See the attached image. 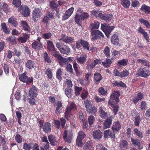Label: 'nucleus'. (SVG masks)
I'll use <instances>...</instances> for the list:
<instances>
[{"instance_id":"f257e3e1","label":"nucleus","mask_w":150,"mask_h":150,"mask_svg":"<svg viewBox=\"0 0 150 150\" xmlns=\"http://www.w3.org/2000/svg\"><path fill=\"white\" fill-rule=\"evenodd\" d=\"M76 47L79 49L82 46L84 50H89L90 49V44L87 41L84 40L82 39L79 40L76 44Z\"/></svg>"},{"instance_id":"f03ea898","label":"nucleus","mask_w":150,"mask_h":150,"mask_svg":"<svg viewBox=\"0 0 150 150\" xmlns=\"http://www.w3.org/2000/svg\"><path fill=\"white\" fill-rule=\"evenodd\" d=\"M56 46L62 54L66 55H68L69 54L70 49L69 46L64 44L61 45L59 42H57Z\"/></svg>"},{"instance_id":"7ed1b4c3","label":"nucleus","mask_w":150,"mask_h":150,"mask_svg":"<svg viewBox=\"0 0 150 150\" xmlns=\"http://www.w3.org/2000/svg\"><path fill=\"white\" fill-rule=\"evenodd\" d=\"M115 28L114 26H110L106 23H103L101 24V29L104 32L108 38H109L110 34L112 31Z\"/></svg>"},{"instance_id":"20e7f679","label":"nucleus","mask_w":150,"mask_h":150,"mask_svg":"<svg viewBox=\"0 0 150 150\" xmlns=\"http://www.w3.org/2000/svg\"><path fill=\"white\" fill-rule=\"evenodd\" d=\"M19 79L20 81L26 83L27 85H30L33 82V78L32 77H28L25 72L19 74Z\"/></svg>"},{"instance_id":"39448f33","label":"nucleus","mask_w":150,"mask_h":150,"mask_svg":"<svg viewBox=\"0 0 150 150\" xmlns=\"http://www.w3.org/2000/svg\"><path fill=\"white\" fill-rule=\"evenodd\" d=\"M18 11L24 17H27L29 16L30 11L26 5L22 4L18 8Z\"/></svg>"},{"instance_id":"423d86ee","label":"nucleus","mask_w":150,"mask_h":150,"mask_svg":"<svg viewBox=\"0 0 150 150\" xmlns=\"http://www.w3.org/2000/svg\"><path fill=\"white\" fill-rule=\"evenodd\" d=\"M137 75L140 76L147 78L150 75V71L146 67L140 68L138 69Z\"/></svg>"},{"instance_id":"0eeeda50","label":"nucleus","mask_w":150,"mask_h":150,"mask_svg":"<svg viewBox=\"0 0 150 150\" xmlns=\"http://www.w3.org/2000/svg\"><path fill=\"white\" fill-rule=\"evenodd\" d=\"M42 15V10L39 8H35L32 12V17L33 21L36 22Z\"/></svg>"},{"instance_id":"6e6552de","label":"nucleus","mask_w":150,"mask_h":150,"mask_svg":"<svg viewBox=\"0 0 150 150\" xmlns=\"http://www.w3.org/2000/svg\"><path fill=\"white\" fill-rule=\"evenodd\" d=\"M91 35L93 36L91 38V40H95L101 37L103 38L104 37V35L103 33L98 30H94L91 31Z\"/></svg>"},{"instance_id":"1a4fd4ad","label":"nucleus","mask_w":150,"mask_h":150,"mask_svg":"<svg viewBox=\"0 0 150 150\" xmlns=\"http://www.w3.org/2000/svg\"><path fill=\"white\" fill-rule=\"evenodd\" d=\"M63 136L65 141L70 143L72 139V133L70 130H65L63 133Z\"/></svg>"},{"instance_id":"9d476101","label":"nucleus","mask_w":150,"mask_h":150,"mask_svg":"<svg viewBox=\"0 0 150 150\" xmlns=\"http://www.w3.org/2000/svg\"><path fill=\"white\" fill-rule=\"evenodd\" d=\"M31 46L33 49L38 51L42 50L43 47L42 44L40 42V40H39L38 41H36L33 42L31 44Z\"/></svg>"},{"instance_id":"9b49d317","label":"nucleus","mask_w":150,"mask_h":150,"mask_svg":"<svg viewBox=\"0 0 150 150\" xmlns=\"http://www.w3.org/2000/svg\"><path fill=\"white\" fill-rule=\"evenodd\" d=\"M120 94H111L110 96V99L109 100L108 104L111 106L113 105V102H118L119 101V96Z\"/></svg>"},{"instance_id":"f8f14e48","label":"nucleus","mask_w":150,"mask_h":150,"mask_svg":"<svg viewBox=\"0 0 150 150\" xmlns=\"http://www.w3.org/2000/svg\"><path fill=\"white\" fill-rule=\"evenodd\" d=\"M117 132L115 131H114L110 129H108L105 131L104 132V137L105 138H107L109 137L115 138V133Z\"/></svg>"},{"instance_id":"ddd939ff","label":"nucleus","mask_w":150,"mask_h":150,"mask_svg":"<svg viewBox=\"0 0 150 150\" xmlns=\"http://www.w3.org/2000/svg\"><path fill=\"white\" fill-rule=\"evenodd\" d=\"M23 98L24 100H26V97L29 96V102L30 105H33L35 104V100L34 99L35 98V94H28L27 96V94H25V95H23Z\"/></svg>"},{"instance_id":"4468645a","label":"nucleus","mask_w":150,"mask_h":150,"mask_svg":"<svg viewBox=\"0 0 150 150\" xmlns=\"http://www.w3.org/2000/svg\"><path fill=\"white\" fill-rule=\"evenodd\" d=\"M92 135L95 139L98 140L100 139L103 137V133L99 129L93 131Z\"/></svg>"},{"instance_id":"2eb2a0df","label":"nucleus","mask_w":150,"mask_h":150,"mask_svg":"<svg viewBox=\"0 0 150 150\" xmlns=\"http://www.w3.org/2000/svg\"><path fill=\"white\" fill-rule=\"evenodd\" d=\"M113 117L112 116H110L105 120L104 122L103 129H105L110 127L112 123V119Z\"/></svg>"},{"instance_id":"dca6fc26","label":"nucleus","mask_w":150,"mask_h":150,"mask_svg":"<svg viewBox=\"0 0 150 150\" xmlns=\"http://www.w3.org/2000/svg\"><path fill=\"white\" fill-rule=\"evenodd\" d=\"M87 55L86 53L83 54V56L76 58L77 62L80 64L84 65L87 60Z\"/></svg>"},{"instance_id":"f3484780","label":"nucleus","mask_w":150,"mask_h":150,"mask_svg":"<svg viewBox=\"0 0 150 150\" xmlns=\"http://www.w3.org/2000/svg\"><path fill=\"white\" fill-rule=\"evenodd\" d=\"M138 30L139 33L141 34L143 36L146 41L148 42H149L150 39L147 33L145 32L144 30L141 27H140L138 28Z\"/></svg>"},{"instance_id":"a211bd4d","label":"nucleus","mask_w":150,"mask_h":150,"mask_svg":"<svg viewBox=\"0 0 150 150\" xmlns=\"http://www.w3.org/2000/svg\"><path fill=\"white\" fill-rule=\"evenodd\" d=\"M111 42L114 45L119 44V39L117 33H116L113 35L111 38Z\"/></svg>"},{"instance_id":"6ab92c4d","label":"nucleus","mask_w":150,"mask_h":150,"mask_svg":"<svg viewBox=\"0 0 150 150\" xmlns=\"http://www.w3.org/2000/svg\"><path fill=\"white\" fill-rule=\"evenodd\" d=\"M60 40H62L66 43H72L74 42V40L72 38L68 36H66L65 34L62 35Z\"/></svg>"},{"instance_id":"aec40b11","label":"nucleus","mask_w":150,"mask_h":150,"mask_svg":"<svg viewBox=\"0 0 150 150\" xmlns=\"http://www.w3.org/2000/svg\"><path fill=\"white\" fill-rule=\"evenodd\" d=\"M29 38L30 35L26 33H23V36L19 37L18 39V40L21 43H25Z\"/></svg>"},{"instance_id":"412c9836","label":"nucleus","mask_w":150,"mask_h":150,"mask_svg":"<svg viewBox=\"0 0 150 150\" xmlns=\"http://www.w3.org/2000/svg\"><path fill=\"white\" fill-rule=\"evenodd\" d=\"M35 64V62L32 60H28L25 63V67L29 69H31L34 68Z\"/></svg>"},{"instance_id":"4be33fe9","label":"nucleus","mask_w":150,"mask_h":150,"mask_svg":"<svg viewBox=\"0 0 150 150\" xmlns=\"http://www.w3.org/2000/svg\"><path fill=\"white\" fill-rule=\"evenodd\" d=\"M101 16L100 18L105 21L106 22H108L111 21L113 17V15L111 13L103 14L102 13L101 14Z\"/></svg>"},{"instance_id":"5701e85b","label":"nucleus","mask_w":150,"mask_h":150,"mask_svg":"<svg viewBox=\"0 0 150 150\" xmlns=\"http://www.w3.org/2000/svg\"><path fill=\"white\" fill-rule=\"evenodd\" d=\"M73 66L76 75L77 76H79L82 73V71L79 67V65L75 62L73 64Z\"/></svg>"},{"instance_id":"b1692460","label":"nucleus","mask_w":150,"mask_h":150,"mask_svg":"<svg viewBox=\"0 0 150 150\" xmlns=\"http://www.w3.org/2000/svg\"><path fill=\"white\" fill-rule=\"evenodd\" d=\"M43 56L44 62L48 63L51 62L50 55L46 52L45 51L43 53Z\"/></svg>"},{"instance_id":"393cba45","label":"nucleus","mask_w":150,"mask_h":150,"mask_svg":"<svg viewBox=\"0 0 150 150\" xmlns=\"http://www.w3.org/2000/svg\"><path fill=\"white\" fill-rule=\"evenodd\" d=\"M74 20L76 23L79 25H81L82 24V22L83 21L82 18V17L80 14L79 13H76L74 17Z\"/></svg>"},{"instance_id":"a878e982","label":"nucleus","mask_w":150,"mask_h":150,"mask_svg":"<svg viewBox=\"0 0 150 150\" xmlns=\"http://www.w3.org/2000/svg\"><path fill=\"white\" fill-rule=\"evenodd\" d=\"M102 78L101 74L99 73H96L94 75V82L96 84H99Z\"/></svg>"},{"instance_id":"bb28decb","label":"nucleus","mask_w":150,"mask_h":150,"mask_svg":"<svg viewBox=\"0 0 150 150\" xmlns=\"http://www.w3.org/2000/svg\"><path fill=\"white\" fill-rule=\"evenodd\" d=\"M51 125L50 123L48 122H45L44 125L42 127L44 132L45 133L50 132L51 130Z\"/></svg>"},{"instance_id":"cd10ccee","label":"nucleus","mask_w":150,"mask_h":150,"mask_svg":"<svg viewBox=\"0 0 150 150\" xmlns=\"http://www.w3.org/2000/svg\"><path fill=\"white\" fill-rule=\"evenodd\" d=\"M16 38L15 36L12 35L6 38V40L7 42H10L12 45H16L17 43Z\"/></svg>"},{"instance_id":"c85d7f7f","label":"nucleus","mask_w":150,"mask_h":150,"mask_svg":"<svg viewBox=\"0 0 150 150\" xmlns=\"http://www.w3.org/2000/svg\"><path fill=\"white\" fill-rule=\"evenodd\" d=\"M100 26V23L98 21H94L93 23H91L90 25L89 28L91 31L98 29Z\"/></svg>"},{"instance_id":"c756f323","label":"nucleus","mask_w":150,"mask_h":150,"mask_svg":"<svg viewBox=\"0 0 150 150\" xmlns=\"http://www.w3.org/2000/svg\"><path fill=\"white\" fill-rule=\"evenodd\" d=\"M86 68L87 70H91L95 67L94 63L93 62H91V60L87 61L86 63Z\"/></svg>"},{"instance_id":"7c9ffc66","label":"nucleus","mask_w":150,"mask_h":150,"mask_svg":"<svg viewBox=\"0 0 150 150\" xmlns=\"http://www.w3.org/2000/svg\"><path fill=\"white\" fill-rule=\"evenodd\" d=\"M92 144V142L91 140L88 141L86 142L85 145L83 146V149L85 150H90L91 149L93 146Z\"/></svg>"},{"instance_id":"2f4dec72","label":"nucleus","mask_w":150,"mask_h":150,"mask_svg":"<svg viewBox=\"0 0 150 150\" xmlns=\"http://www.w3.org/2000/svg\"><path fill=\"white\" fill-rule=\"evenodd\" d=\"M0 9H2L6 13L9 11V8L8 4L3 3H0Z\"/></svg>"},{"instance_id":"473e14b6","label":"nucleus","mask_w":150,"mask_h":150,"mask_svg":"<svg viewBox=\"0 0 150 150\" xmlns=\"http://www.w3.org/2000/svg\"><path fill=\"white\" fill-rule=\"evenodd\" d=\"M21 25L25 30L28 32L30 31V28L26 21H21Z\"/></svg>"},{"instance_id":"72a5a7b5","label":"nucleus","mask_w":150,"mask_h":150,"mask_svg":"<svg viewBox=\"0 0 150 150\" xmlns=\"http://www.w3.org/2000/svg\"><path fill=\"white\" fill-rule=\"evenodd\" d=\"M104 107L102 106L100 107L99 108V112L100 114V115L103 118H105L107 116V113L105 112L103 110Z\"/></svg>"},{"instance_id":"f704fd0d","label":"nucleus","mask_w":150,"mask_h":150,"mask_svg":"<svg viewBox=\"0 0 150 150\" xmlns=\"http://www.w3.org/2000/svg\"><path fill=\"white\" fill-rule=\"evenodd\" d=\"M112 84L113 86H116L118 87L123 88H125L127 86L126 85L121 81H120L118 82L115 81H114L112 83Z\"/></svg>"},{"instance_id":"c9c22d12","label":"nucleus","mask_w":150,"mask_h":150,"mask_svg":"<svg viewBox=\"0 0 150 150\" xmlns=\"http://www.w3.org/2000/svg\"><path fill=\"white\" fill-rule=\"evenodd\" d=\"M86 111L88 113L94 115L97 112V109L95 106L92 105L86 109Z\"/></svg>"},{"instance_id":"e433bc0d","label":"nucleus","mask_w":150,"mask_h":150,"mask_svg":"<svg viewBox=\"0 0 150 150\" xmlns=\"http://www.w3.org/2000/svg\"><path fill=\"white\" fill-rule=\"evenodd\" d=\"M121 128V125L120 122H116L113 123L112 128L114 131L118 132Z\"/></svg>"},{"instance_id":"4c0bfd02","label":"nucleus","mask_w":150,"mask_h":150,"mask_svg":"<svg viewBox=\"0 0 150 150\" xmlns=\"http://www.w3.org/2000/svg\"><path fill=\"white\" fill-rule=\"evenodd\" d=\"M1 26L4 33L7 34H9L10 33L9 29L7 27L5 23H1Z\"/></svg>"},{"instance_id":"58836bf2","label":"nucleus","mask_w":150,"mask_h":150,"mask_svg":"<svg viewBox=\"0 0 150 150\" xmlns=\"http://www.w3.org/2000/svg\"><path fill=\"white\" fill-rule=\"evenodd\" d=\"M59 64L62 66L65 65L68 63V59L67 58H63L62 56L58 59Z\"/></svg>"},{"instance_id":"ea45409f","label":"nucleus","mask_w":150,"mask_h":150,"mask_svg":"<svg viewBox=\"0 0 150 150\" xmlns=\"http://www.w3.org/2000/svg\"><path fill=\"white\" fill-rule=\"evenodd\" d=\"M137 61L138 63H141L143 65L147 67L148 68L150 67V62L146 59H138Z\"/></svg>"},{"instance_id":"a19ab883","label":"nucleus","mask_w":150,"mask_h":150,"mask_svg":"<svg viewBox=\"0 0 150 150\" xmlns=\"http://www.w3.org/2000/svg\"><path fill=\"white\" fill-rule=\"evenodd\" d=\"M112 63L111 59L108 58L105 59V62H102V64L103 66L105 68H108L109 67Z\"/></svg>"},{"instance_id":"79ce46f5","label":"nucleus","mask_w":150,"mask_h":150,"mask_svg":"<svg viewBox=\"0 0 150 150\" xmlns=\"http://www.w3.org/2000/svg\"><path fill=\"white\" fill-rule=\"evenodd\" d=\"M120 147L122 149L125 150L128 147V143L125 140L121 141L120 142Z\"/></svg>"},{"instance_id":"37998d69","label":"nucleus","mask_w":150,"mask_h":150,"mask_svg":"<svg viewBox=\"0 0 150 150\" xmlns=\"http://www.w3.org/2000/svg\"><path fill=\"white\" fill-rule=\"evenodd\" d=\"M8 22L14 27H16L18 25L16 19L13 17L9 18L8 20Z\"/></svg>"},{"instance_id":"c03bdc74","label":"nucleus","mask_w":150,"mask_h":150,"mask_svg":"<svg viewBox=\"0 0 150 150\" xmlns=\"http://www.w3.org/2000/svg\"><path fill=\"white\" fill-rule=\"evenodd\" d=\"M47 48L50 51H53L55 49L54 46L51 41H48L47 42Z\"/></svg>"},{"instance_id":"a18cd8bd","label":"nucleus","mask_w":150,"mask_h":150,"mask_svg":"<svg viewBox=\"0 0 150 150\" xmlns=\"http://www.w3.org/2000/svg\"><path fill=\"white\" fill-rule=\"evenodd\" d=\"M45 74L47 76L48 78L50 79H51L53 77V74L51 69L48 68L46 69L45 71Z\"/></svg>"},{"instance_id":"49530a36","label":"nucleus","mask_w":150,"mask_h":150,"mask_svg":"<svg viewBox=\"0 0 150 150\" xmlns=\"http://www.w3.org/2000/svg\"><path fill=\"white\" fill-rule=\"evenodd\" d=\"M121 4L125 8H129L130 2L129 0H121Z\"/></svg>"},{"instance_id":"de8ad7c7","label":"nucleus","mask_w":150,"mask_h":150,"mask_svg":"<svg viewBox=\"0 0 150 150\" xmlns=\"http://www.w3.org/2000/svg\"><path fill=\"white\" fill-rule=\"evenodd\" d=\"M48 139L51 144L54 146L57 144V141L55 139V138L53 135H50L48 136Z\"/></svg>"},{"instance_id":"09e8293b","label":"nucleus","mask_w":150,"mask_h":150,"mask_svg":"<svg viewBox=\"0 0 150 150\" xmlns=\"http://www.w3.org/2000/svg\"><path fill=\"white\" fill-rule=\"evenodd\" d=\"M141 10L146 13L149 14L150 13V7L145 4H144L142 5L141 8Z\"/></svg>"},{"instance_id":"8fccbe9b","label":"nucleus","mask_w":150,"mask_h":150,"mask_svg":"<svg viewBox=\"0 0 150 150\" xmlns=\"http://www.w3.org/2000/svg\"><path fill=\"white\" fill-rule=\"evenodd\" d=\"M139 21L142 24L145 25L146 28H150V24L147 20L143 18H140L139 19Z\"/></svg>"},{"instance_id":"3c124183","label":"nucleus","mask_w":150,"mask_h":150,"mask_svg":"<svg viewBox=\"0 0 150 150\" xmlns=\"http://www.w3.org/2000/svg\"><path fill=\"white\" fill-rule=\"evenodd\" d=\"M40 149L41 150H48L49 149V143H45L43 142L40 143Z\"/></svg>"},{"instance_id":"603ef678","label":"nucleus","mask_w":150,"mask_h":150,"mask_svg":"<svg viewBox=\"0 0 150 150\" xmlns=\"http://www.w3.org/2000/svg\"><path fill=\"white\" fill-rule=\"evenodd\" d=\"M101 14L102 13H100L98 11L93 10L91 12V15L93 17L95 16L97 18L99 17L100 18Z\"/></svg>"},{"instance_id":"864d4df0","label":"nucleus","mask_w":150,"mask_h":150,"mask_svg":"<svg viewBox=\"0 0 150 150\" xmlns=\"http://www.w3.org/2000/svg\"><path fill=\"white\" fill-rule=\"evenodd\" d=\"M128 63V60L127 59H123L122 60L118 61V64L120 66H127Z\"/></svg>"},{"instance_id":"5fc2aeb1","label":"nucleus","mask_w":150,"mask_h":150,"mask_svg":"<svg viewBox=\"0 0 150 150\" xmlns=\"http://www.w3.org/2000/svg\"><path fill=\"white\" fill-rule=\"evenodd\" d=\"M110 48L108 46H106L104 48L103 52L107 58L110 57Z\"/></svg>"},{"instance_id":"6e6d98bb","label":"nucleus","mask_w":150,"mask_h":150,"mask_svg":"<svg viewBox=\"0 0 150 150\" xmlns=\"http://www.w3.org/2000/svg\"><path fill=\"white\" fill-rule=\"evenodd\" d=\"M134 125L137 126H139L140 122L141 121V119L139 115H137L134 117Z\"/></svg>"},{"instance_id":"4d7b16f0","label":"nucleus","mask_w":150,"mask_h":150,"mask_svg":"<svg viewBox=\"0 0 150 150\" xmlns=\"http://www.w3.org/2000/svg\"><path fill=\"white\" fill-rule=\"evenodd\" d=\"M62 75V71L61 69H58L57 72L56 74V76L57 78L59 80H61L62 79L61 76Z\"/></svg>"},{"instance_id":"13d9d810","label":"nucleus","mask_w":150,"mask_h":150,"mask_svg":"<svg viewBox=\"0 0 150 150\" xmlns=\"http://www.w3.org/2000/svg\"><path fill=\"white\" fill-rule=\"evenodd\" d=\"M38 90V88L33 85L31 88L29 89V94H37Z\"/></svg>"},{"instance_id":"bf43d9fd","label":"nucleus","mask_w":150,"mask_h":150,"mask_svg":"<svg viewBox=\"0 0 150 150\" xmlns=\"http://www.w3.org/2000/svg\"><path fill=\"white\" fill-rule=\"evenodd\" d=\"M12 4L16 7L19 8L21 4V0H13Z\"/></svg>"},{"instance_id":"052dcab7","label":"nucleus","mask_w":150,"mask_h":150,"mask_svg":"<svg viewBox=\"0 0 150 150\" xmlns=\"http://www.w3.org/2000/svg\"><path fill=\"white\" fill-rule=\"evenodd\" d=\"M143 95L142 94H138L137 95L134 97L133 99V102L135 103L136 104L137 102L142 99L143 98Z\"/></svg>"},{"instance_id":"680f3d73","label":"nucleus","mask_w":150,"mask_h":150,"mask_svg":"<svg viewBox=\"0 0 150 150\" xmlns=\"http://www.w3.org/2000/svg\"><path fill=\"white\" fill-rule=\"evenodd\" d=\"M50 6L51 8L52 9L55 10H57L58 8L57 7L58 5L54 1H52L50 2Z\"/></svg>"},{"instance_id":"e2e57ef3","label":"nucleus","mask_w":150,"mask_h":150,"mask_svg":"<svg viewBox=\"0 0 150 150\" xmlns=\"http://www.w3.org/2000/svg\"><path fill=\"white\" fill-rule=\"evenodd\" d=\"M134 133L135 135L138 136L139 138H142L143 135L142 132L139 130L137 128H135L134 129Z\"/></svg>"},{"instance_id":"0e129e2a","label":"nucleus","mask_w":150,"mask_h":150,"mask_svg":"<svg viewBox=\"0 0 150 150\" xmlns=\"http://www.w3.org/2000/svg\"><path fill=\"white\" fill-rule=\"evenodd\" d=\"M129 74V72L127 70H123L121 72L120 77L121 78L126 77L128 76Z\"/></svg>"},{"instance_id":"69168bd1","label":"nucleus","mask_w":150,"mask_h":150,"mask_svg":"<svg viewBox=\"0 0 150 150\" xmlns=\"http://www.w3.org/2000/svg\"><path fill=\"white\" fill-rule=\"evenodd\" d=\"M23 138L20 135L17 134L15 137V139L18 143H21L22 141Z\"/></svg>"},{"instance_id":"338daca9","label":"nucleus","mask_w":150,"mask_h":150,"mask_svg":"<svg viewBox=\"0 0 150 150\" xmlns=\"http://www.w3.org/2000/svg\"><path fill=\"white\" fill-rule=\"evenodd\" d=\"M33 145L32 143H30L29 144L25 143L23 146V149L25 150H29L31 149Z\"/></svg>"},{"instance_id":"774afa93","label":"nucleus","mask_w":150,"mask_h":150,"mask_svg":"<svg viewBox=\"0 0 150 150\" xmlns=\"http://www.w3.org/2000/svg\"><path fill=\"white\" fill-rule=\"evenodd\" d=\"M52 55L53 56L57 58V59H59L60 57H61L62 56V55L59 53L58 51H57L55 50V49L53 51H52Z\"/></svg>"}]
</instances>
